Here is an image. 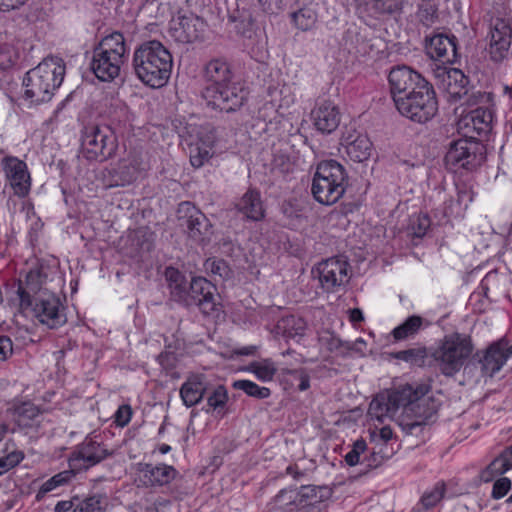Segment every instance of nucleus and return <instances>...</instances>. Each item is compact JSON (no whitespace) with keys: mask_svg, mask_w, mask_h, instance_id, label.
Listing matches in <instances>:
<instances>
[{"mask_svg":"<svg viewBox=\"0 0 512 512\" xmlns=\"http://www.w3.org/2000/svg\"><path fill=\"white\" fill-rule=\"evenodd\" d=\"M172 67L171 53L158 40L145 41L133 52V72L148 87L161 88L165 86L170 79Z\"/></svg>","mask_w":512,"mask_h":512,"instance_id":"1","label":"nucleus"},{"mask_svg":"<svg viewBox=\"0 0 512 512\" xmlns=\"http://www.w3.org/2000/svg\"><path fill=\"white\" fill-rule=\"evenodd\" d=\"M401 389H408L406 396H402L401 407L403 413L398 424L408 435L419 436L426 425L435 417L439 403L431 396H427L430 386L424 383L404 384Z\"/></svg>","mask_w":512,"mask_h":512,"instance_id":"2","label":"nucleus"},{"mask_svg":"<svg viewBox=\"0 0 512 512\" xmlns=\"http://www.w3.org/2000/svg\"><path fill=\"white\" fill-rule=\"evenodd\" d=\"M125 38L120 32L104 37L92 50L90 69L102 82L113 81L127 62Z\"/></svg>","mask_w":512,"mask_h":512,"instance_id":"3","label":"nucleus"},{"mask_svg":"<svg viewBox=\"0 0 512 512\" xmlns=\"http://www.w3.org/2000/svg\"><path fill=\"white\" fill-rule=\"evenodd\" d=\"M64 75L65 64L60 58L44 59L26 73L23 81L26 98L37 104L50 101L55 90L62 84Z\"/></svg>","mask_w":512,"mask_h":512,"instance_id":"4","label":"nucleus"},{"mask_svg":"<svg viewBox=\"0 0 512 512\" xmlns=\"http://www.w3.org/2000/svg\"><path fill=\"white\" fill-rule=\"evenodd\" d=\"M473 349L469 335L454 332L445 335L435 348L430 349L429 356L435 368L443 375L452 377L462 369Z\"/></svg>","mask_w":512,"mask_h":512,"instance_id":"5","label":"nucleus"},{"mask_svg":"<svg viewBox=\"0 0 512 512\" xmlns=\"http://www.w3.org/2000/svg\"><path fill=\"white\" fill-rule=\"evenodd\" d=\"M348 184V174L336 160L320 162L312 178L311 194L319 204L331 206L344 195Z\"/></svg>","mask_w":512,"mask_h":512,"instance_id":"6","label":"nucleus"},{"mask_svg":"<svg viewBox=\"0 0 512 512\" xmlns=\"http://www.w3.org/2000/svg\"><path fill=\"white\" fill-rule=\"evenodd\" d=\"M118 141L114 130L107 125L85 126L81 135L83 155L90 161H105L115 155Z\"/></svg>","mask_w":512,"mask_h":512,"instance_id":"7","label":"nucleus"},{"mask_svg":"<svg viewBox=\"0 0 512 512\" xmlns=\"http://www.w3.org/2000/svg\"><path fill=\"white\" fill-rule=\"evenodd\" d=\"M201 95L209 107L231 113L243 106L248 92L242 83L235 80L224 85L204 87Z\"/></svg>","mask_w":512,"mask_h":512,"instance_id":"8","label":"nucleus"},{"mask_svg":"<svg viewBox=\"0 0 512 512\" xmlns=\"http://www.w3.org/2000/svg\"><path fill=\"white\" fill-rule=\"evenodd\" d=\"M419 93L408 97L395 106L397 111L405 118L418 124H425L438 113V100L433 85L418 91Z\"/></svg>","mask_w":512,"mask_h":512,"instance_id":"9","label":"nucleus"},{"mask_svg":"<svg viewBox=\"0 0 512 512\" xmlns=\"http://www.w3.org/2000/svg\"><path fill=\"white\" fill-rule=\"evenodd\" d=\"M486 159L485 146L472 139L454 141L445 155V163L450 169L459 168L473 171L480 167Z\"/></svg>","mask_w":512,"mask_h":512,"instance_id":"10","label":"nucleus"},{"mask_svg":"<svg viewBox=\"0 0 512 512\" xmlns=\"http://www.w3.org/2000/svg\"><path fill=\"white\" fill-rule=\"evenodd\" d=\"M388 83L395 106L431 85L420 73L405 65L390 70Z\"/></svg>","mask_w":512,"mask_h":512,"instance_id":"11","label":"nucleus"},{"mask_svg":"<svg viewBox=\"0 0 512 512\" xmlns=\"http://www.w3.org/2000/svg\"><path fill=\"white\" fill-rule=\"evenodd\" d=\"M113 455L114 450L109 449L106 444L87 437L71 453L69 467L75 471L88 470Z\"/></svg>","mask_w":512,"mask_h":512,"instance_id":"12","label":"nucleus"},{"mask_svg":"<svg viewBox=\"0 0 512 512\" xmlns=\"http://www.w3.org/2000/svg\"><path fill=\"white\" fill-rule=\"evenodd\" d=\"M179 220L186 227L188 237L198 244H206L210 241L213 230L207 216L190 202H184L179 208Z\"/></svg>","mask_w":512,"mask_h":512,"instance_id":"13","label":"nucleus"},{"mask_svg":"<svg viewBox=\"0 0 512 512\" xmlns=\"http://www.w3.org/2000/svg\"><path fill=\"white\" fill-rule=\"evenodd\" d=\"M424 48L431 59L443 64H454L459 57L457 38L453 34L438 32L426 35Z\"/></svg>","mask_w":512,"mask_h":512,"instance_id":"14","label":"nucleus"},{"mask_svg":"<svg viewBox=\"0 0 512 512\" xmlns=\"http://www.w3.org/2000/svg\"><path fill=\"white\" fill-rule=\"evenodd\" d=\"M184 306H197L204 315H211L218 310L216 287L203 277L192 278Z\"/></svg>","mask_w":512,"mask_h":512,"instance_id":"15","label":"nucleus"},{"mask_svg":"<svg viewBox=\"0 0 512 512\" xmlns=\"http://www.w3.org/2000/svg\"><path fill=\"white\" fill-rule=\"evenodd\" d=\"M349 263L342 257H332L320 262L316 271L321 287L326 292H334L349 281Z\"/></svg>","mask_w":512,"mask_h":512,"instance_id":"16","label":"nucleus"},{"mask_svg":"<svg viewBox=\"0 0 512 512\" xmlns=\"http://www.w3.org/2000/svg\"><path fill=\"white\" fill-rule=\"evenodd\" d=\"M33 311L37 319L49 328H57L66 322L60 299L51 293L43 292L35 298Z\"/></svg>","mask_w":512,"mask_h":512,"instance_id":"17","label":"nucleus"},{"mask_svg":"<svg viewBox=\"0 0 512 512\" xmlns=\"http://www.w3.org/2000/svg\"><path fill=\"white\" fill-rule=\"evenodd\" d=\"M512 41V28L508 21L495 19L490 28L489 55L492 61L502 62L509 56Z\"/></svg>","mask_w":512,"mask_h":512,"instance_id":"18","label":"nucleus"},{"mask_svg":"<svg viewBox=\"0 0 512 512\" xmlns=\"http://www.w3.org/2000/svg\"><path fill=\"white\" fill-rule=\"evenodd\" d=\"M410 390L401 389V385L386 393L378 394L370 403L368 414L372 419L383 422L385 418H393L401 408V398Z\"/></svg>","mask_w":512,"mask_h":512,"instance_id":"19","label":"nucleus"},{"mask_svg":"<svg viewBox=\"0 0 512 512\" xmlns=\"http://www.w3.org/2000/svg\"><path fill=\"white\" fill-rule=\"evenodd\" d=\"M178 471L171 465L160 463L153 465L151 463L138 464V477L136 479L138 487H161L169 484L176 478Z\"/></svg>","mask_w":512,"mask_h":512,"instance_id":"20","label":"nucleus"},{"mask_svg":"<svg viewBox=\"0 0 512 512\" xmlns=\"http://www.w3.org/2000/svg\"><path fill=\"white\" fill-rule=\"evenodd\" d=\"M438 86L454 100H459L468 93V77L457 68L438 67L435 71Z\"/></svg>","mask_w":512,"mask_h":512,"instance_id":"21","label":"nucleus"},{"mask_svg":"<svg viewBox=\"0 0 512 512\" xmlns=\"http://www.w3.org/2000/svg\"><path fill=\"white\" fill-rule=\"evenodd\" d=\"M512 356V344L505 338L490 344L479 362L484 374L493 376L500 371L507 360Z\"/></svg>","mask_w":512,"mask_h":512,"instance_id":"22","label":"nucleus"},{"mask_svg":"<svg viewBox=\"0 0 512 512\" xmlns=\"http://www.w3.org/2000/svg\"><path fill=\"white\" fill-rule=\"evenodd\" d=\"M3 169L14 194L25 197L31 187L30 174L26 163L16 157H6L3 160Z\"/></svg>","mask_w":512,"mask_h":512,"instance_id":"23","label":"nucleus"},{"mask_svg":"<svg viewBox=\"0 0 512 512\" xmlns=\"http://www.w3.org/2000/svg\"><path fill=\"white\" fill-rule=\"evenodd\" d=\"M331 495L332 490L327 486L303 485L295 509L289 512H321V504Z\"/></svg>","mask_w":512,"mask_h":512,"instance_id":"24","label":"nucleus"},{"mask_svg":"<svg viewBox=\"0 0 512 512\" xmlns=\"http://www.w3.org/2000/svg\"><path fill=\"white\" fill-rule=\"evenodd\" d=\"M311 116L315 128L323 134L334 132L340 124L339 109L331 101L319 103L312 110Z\"/></svg>","mask_w":512,"mask_h":512,"instance_id":"25","label":"nucleus"},{"mask_svg":"<svg viewBox=\"0 0 512 512\" xmlns=\"http://www.w3.org/2000/svg\"><path fill=\"white\" fill-rule=\"evenodd\" d=\"M204 87H215L237 80L231 65L222 58L210 60L203 69Z\"/></svg>","mask_w":512,"mask_h":512,"instance_id":"26","label":"nucleus"},{"mask_svg":"<svg viewBox=\"0 0 512 512\" xmlns=\"http://www.w3.org/2000/svg\"><path fill=\"white\" fill-rule=\"evenodd\" d=\"M236 209L251 221H260L265 216L263 202L260 192L255 189H249L237 202Z\"/></svg>","mask_w":512,"mask_h":512,"instance_id":"27","label":"nucleus"},{"mask_svg":"<svg viewBox=\"0 0 512 512\" xmlns=\"http://www.w3.org/2000/svg\"><path fill=\"white\" fill-rule=\"evenodd\" d=\"M45 278L46 275H43L39 270H31L27 273L24 284L20 282L17 289L21 308L27 309L32 307V295L41 291Z\"/></svg>","mask_w":512,"mask_h":512,"instance_id":"28","label":"nucleus"},{"mask_svg":"<svg viewBox=\"0 0 512 512\" xmlns=\"http://www.w3.org/2000/svg\"><path fill=\"white\" fill-rule=\"evenodd\" d=\"M165 279L168 283L170 291V299L185 305L187 302V295L189 292V283L186 276L174 267H167L165 269Z\"/></svg>","mask_w":512,"mask_h":512,"instance_id":"29","label":"nucleus"},{"mask_svg":"<svg viewBox=\"0 0 512 512\" xmlns=\"http://www.w3.org/2000/svg\"><path fill=\"white\" fill-rule=\"evenodd\" d=\"M207 391L205 378L202 375L190 376L180 388V396L184 405L192 407L198 404Z\"/></svg>","mask_w":512,"mask_h":512,"instance_id":"30","label":"nucleus"},{"mask_svg":"<svg viewBox=\"0 0 512 512\" xmlns=\"http://www.w3.org/2000/svg\"><path fill=\"white\" fill-rule=\"evenodd\" d=\"M345 150L354 162H364L371 155L372 143L366 135H350L345 139Z\"/></svg>","mask_w":512,"mask_h":512,"instance_id":"31","label":"nucleus"},{"mask_svg":"<svg viewBox=\"0 0 512 512\" xmlns=\"http://www.w3.org/2000/svg\"><path fill=\"white\" fill-rule=\"evenodd\" d=\"M307 323L299 316L288 315L282 317L276 324V333L282 335L286 339L299 341L306 332Z\"/></svg>","mask_w":512,"mask_h":512,"instance_id":"32","label":"nucleus"},{"mask_svg":"<svg viewBox=\"0 0 512 512\" xmlns=\"http://www.w3.org/2000/svg\"><path fill=\"white\" fill-rule=\"evenodd\" d=\"M301 494L302 486L300 488H283L271 499L269 504L273 510L289 512L291 509H295Z\"/></svg>","mask_w":512,"mask_h":512,"instance_id":"33","label":"nucleus"},{"mask_svg":"<svg viewBox=\"0 0 512 512\" xmlns=\"http://www.w3.org/2000/svg\"><path fill=\"white\" fill-rule=\"evenodd\" d=\"M176 27V37L181 42H194L201 37L204 23L199 18H183Z\"/></svg>","mask_w":512,"mask_h":512,"instance_id":"34","label":"nucleus"},{"mask_svg":"<svg viewBox=\"0 0 512 512\" xmlns=\"http://www.w3.org/2000/svg\"><path fill=\"white\" fill-rule=\"evenodd\" d=\"M292 22L301 31H309L317 23L316 5L312 2L300 7L291 14Z\"/></svg>","mask_w":512,"mask_h":512,"instance_id":"35","label":"nucleus"},{"mask_svg":"<svg viewBox=\"0 0 512 512\" xmlns=\"http://www.w3.org/2000/svg\"><path fill=\"white\" fill-rule=\"evenodd\" d=\"M40 409L30 402H24L14 408L15 422L21 428L32 427L40 416Z\"/></svg>","mask_w":512,"mask_h":512,"instance_id":"36","label":"nucleus"},{"mask_svg":"<svg viewBox=\"0 0 512 512\" xmlns=\"http://www.w3.org/2000/svg\"><path fill=\"white\" fill-rule=\"evenodd\" d=\"M424 319L418 315L409 316L402 324L392 330L395 340H405L414 337L422 328Z\"/></svg>","mask_w":512,"mask_h":512,"instance_id":"37","label":"nucleus"},{"mask_svg":"<svg viewBox=\"0 0 512 512\" xmlns=\"http://www.w3.org/2000/svg\"><path fill=\"white\" fill-rule=\"evenodd\" d=\"M74 476L75 470H72V468H70V470L59 472L56 475L52 476L40 486L35 497L36 500H43L48 493L54 491L58 487L68 484Z\"/></svg>","mask_w":512,"mask_h":512,"instance_id":"38","label":"nucleus"},{"mask_svg":"<svg viewBox=\"0 0 512 512\" xmlns=\"http://www.w3.org/2000/svg\"><path fill=\"white\" fill-rule=\"evenodd\" d=\"M213 142L214 137H208L206 141L202 142V145L196 142L189 146L190 162L193 167L199 168L210 159Z\"/></svg>","mask_w":512,"mask_h":512,"instance_id":"39","label":"nucleus"},{"mask_svg":"<svg viewBox=\"0 0 512 512\" xmlns=\"http://www.w3.org/2000/svg\"><path fill=\"white\" fill-rule=\"evenodd\" d=\"M446 485L443 481L437 482L434 487L426 491L416 506L418 512L421 510H429L435 507L444 497Z\"/></svg>","mask_w":512,"mask_h":512,"instance_id":"40","label":"nucleus"},{"mask_svg":"<svg viewBox=\"0 0 512 512\" xmlns=\"http://www.w3.org/2000/svg\"><path fill=\"white\" fill-rule=\"evenodd\" d=\"M107 505V497L103 494H96L81 501L73 512H104Z\"/></svg>","mask_w":512,"mask_h":512,"instance_id":"41","label":"nucleus"},{"mask_svg":"<svg viewBox=\"0 0 512 512\" xmlns=\"http://www.w3.org/2000/svg\"><path fill=\"white\" fill-rule=\"evenodd\" d=\"M233 388L244 391L248 396L265 399L271 394V391L267 387H261L250 380H237L233 383Z\"/></svg>","mask_w":512,"mask_h":512,"instance_id":"42","label":"nucleus"},{"mask_svg":"<svg viewBox=\"0 0 512 512\" xmlns=\"http://www.w3.org/2000/svg\"><path fill=\"white\" fill-rule=\"evenodd\" d=\"M428 355L429 354L425 348H411L396 352L394 354V358L408 362L412 365L423 366L425 364V358Z\"/></svg>","mask_w":512,"mask_h":512,"instance_id":"43","label":"nucleus"},{"mask_svg":"<svg viewBox=\"0 0 512 512\" xmlns=\"http://www.w3.org/2000/svg\"><path fill=\"white\" fill-rule=\"evenodd\" d=\"M371 4L379 14L394 15L402 12L405 0H371Z\"/></svg>","mask_w":512,"mask_h":512,"instance_id":"44","label":"nucleus"},{"mask_svg":"<svg viewBox=\"0 0 512 512\" xmlns=\"http://www.w3.org/2000/svg\"><path fill=\"white\" fill-rule=\"evenodd\" d=\"M431 225L430 218L427 214L413 215L410 218L409 231L412 236L422 238L425 236Z\"/></svg>","mask_w":512,"mask_h":512,"instance_id":"45","label":"nucleus"},{"mask_svg":"<svg viewBox=\"0 0 512 512\" xmlns=\"http://www.w3.org/2000/svg\"><path fill=\"white\" fill-rule=\"evenodd\" d=\"M18 59V50L13 45L3 44L0 46V69H10L17 63Z\"/></svg>","mask_w":512,"mask_h":512,"instance_id":"46","label":"nucleus"},{"mask_svg":"<svg viewBox=\"0 0 512 512\" xmlns=\"http://www.w3.org/2000/svg\"><path fill=\"white\" fill-rule=\"evenodd\" d=\"M470 119L475 130L487 131L492 121V114L486 109L477 108L470 113Z\"/></svg>","mask_w":512,"mask_h":512,"instance_id":"47","label":"nucleus"},{"mask_svg":"<svg viewBox=\"0 0 512 512\" xmlns=\"http://www.w3.org/2000/svg\"><path fill=\"white\" fill-rule=\"evenodd\" d=\"M509 471L505 469L504 463L498 457H496L485 469L480 472V480L488 483L491 482L496 476L503 475Z\"/></svg>","mask_w":512,"mask_h":512,"instance_id":"48","label":"nucleus"},{"mask_svg":"<svg viewBox=\"0 0 512 512\" xmlns=\"http://www.w3.org/2000/svg\"><path fill=\"white\" fill-rule=\"evenodd\" d=\"M228 401V393L223 385H218L210 395L207 397V403L214 410L220 413Z\"/></svg>","mask_w":512,"mask_h":512,"instance_id":"49","label":"nucleus"},{"mask_svg":"<svg viewBox=\"0 0 512 512\" xmlns=\"http://www.w3.org/2000/svg\"><path fill=\"white\" fill-rule=\"evenodd\" d=\"M24 459V453L20 450L9 452L0 458V476L16 467Z\"/></svg>","mask_w":512,"mask_h":512,"instance_id":"50","label":"nucleus"},{"mask_svg":"<svg viewBox=\"0 0 512 512\" xmlns=\"http://www.w3.org/2000/svg\"><path fill=\"white\" fill-rule=\"evenodd\" d=\"M251 369L253 373L257 376V378L262 381L272 380L276 373V368L272 363L269 362L252 363Z\"/></svg>","mask_w":512,"mask_h":512,"instance_id":"51","label":"nucleus"},{"mask_svg":"<svg viewBox=\"0 0 512 512\" xmlns=\"http://www.w3.org/2000/svg\"><path fill=\"white\" fill-rule=\"evenodd\" d=\"M367 449V444L364 439H358L353 443L351 451L345 455V461L349 466H355L360 463V456Z\"/></svg>","mask_w":512,"mask_h":512,"instance_id":"52","label":"nucleus"},{"mask_svg":"<svg viewBox=\"0 0 512 512\" xmlns=\"http://www.w3.org/2000/svg\"><path fill=\"white\" fill-rule=\"evenodd\" d=\"M291 383L295 385L299 391H306L310 387V376L305 369H294L289 371Z\"/></svg>","mask_w":512,"mask_h":512,"instance_id":"53","label":"nucleus"},{"mask_svg":"<svg viewBox=\"0 0 512 512\" xmlns=\"http://www.w3.org/2000/svg\"><path fill=\"white\" fill-rule=\"evenodd\" d=\"M512 482L507 477L498 478L492 487L491 497L494 500L503 498L511 490Z\"/></svg>","mask_w":512,"mask_h":512,"instance_id":"54","label":"nucleus"},{"mask_svg":"<svg viewBox=\"0 0 512 512\" xmlns=\"http://www.w3.org/2000/svg\"><path fill=\"white\" fill-rule=\"evenodd\" d=\"M205 268L213 275H218L221 278H226L229 274V268L224 260H207Z\"/></svg>","mask_w":512,"mask_h":512,"instance_id":"55","label":"nucleus"},{"mask_svg":"<svg viewBox=\"0 0 512 512\" xmlns=\"http://www.w3.org/2000/svg\"><path fill=\"white\" fill-rule=\"evenodd\" d=\"M417 16L423 25L429 27L435 22L437 18L436 8L433 6L420 7Z\"/></svg>","mask_w":512,"mask_h":512,"instance_id":"56","label":"nucleus"},{"mask_svg":"<svg viewBox=\"0 0 512 512\" xmlns=\"http://www.w3.org/2000/svg\"><path fill=\"white\" fill-rule=\"evenodd\" d=\"M131 416V407L129 405H121L115 413V423L120 427H124L130 422Z\"/></svg>","mask_w":512,"mask_h":512,"instance_id":"57","label":"nucleus"},{"mask_svg":"<svg viewBox=\"0 0 512 512\" xmlns=\"http://www.w3.org/2000/svg\"><path fill=\"white\" fill-rule=\"evenodd\" d=\"M13 353L12 340L5 335H0V360L8 359Z\"/></svg>","mask_w":512,"mask_h":512,"instance_id":"58","label":"nucleus"},{"mask_svg":"<svg viewBox=\"0 0 512 512\" xmlns=\"http://www.w3.org/2000/svg\"><path fill=\"white\" fill-rule=\"evenodd\" d=\"M263 9L269 13H275L284 7L283 0H258Z\"/></svg>","mask_w":512,"mask_h":512,"instance_id":"59","label":"nucleus"},{"mask_svg":"<svg viewBox=\"0 0 512 512\" xmlns=\"http://www.w3.org/2000/svg\"><path fill=\"white\" fill-rule=\"evenodd\" d=\"M28 0H0V11L8 12L23 6Z\"/></svg>","mask_w":512,"mask_h":512,"instance_id":"60","label":"nucleus"},{"mask_svg":"<svg viewBox=\"0 0 512 512\" xmlns=\"http://www.w3.org/2000/svg\"><path fill=\"white\" fill-rule=\"evenodd\" d=\"M499 458L504 463L505 469H512V444L500 453Z\"/></svg>","mask_w":512,"mask_h":512,"instance_id":"61","label":"nucleus"},{"mask_svg":"<svg viewBox=\"0 0 512 512\" xmlns=\"http://www.w3.org/2000/svg\"><path fill=\"white\" fill-rule=\"evenodd\" d=\"M389 456L380 455V453L373 452L371 456L367 459V466L369 467H378L384 458H388Z\"/></svg>","mask_w":512,"mask_h":512,"instance_id":"62","label":"nucleus"},{"mask_svg":"<svg viewBox=\"0 0 512 512\" xmlns=\"http://www.w3.org/2000/svg\"><path fill=\"white\" fill-rule=\"evenodd\" d=\"M457 200L460 204L465 202V205L467 206V204L472 201L471 192L466 188L459 189L457 194Z\"/></svg>","mask_w":512,"mask_h":512,"instance_id":"63","label":"nucleus"},{"mask_svg":"<svg viewBox=\"0 0 512 512\" xmlns=\"http://www.w3.org/2000/svg\"><path fill=\"white\" fill-rule=\"evenodd\" d=\"M73 502L72 501H59L54 508L55 512H68L72 509Z\"/></svg>","mask_w":512,"mask_h":512,"instance_id":"64","label":"nucleus"}]
</instances>
